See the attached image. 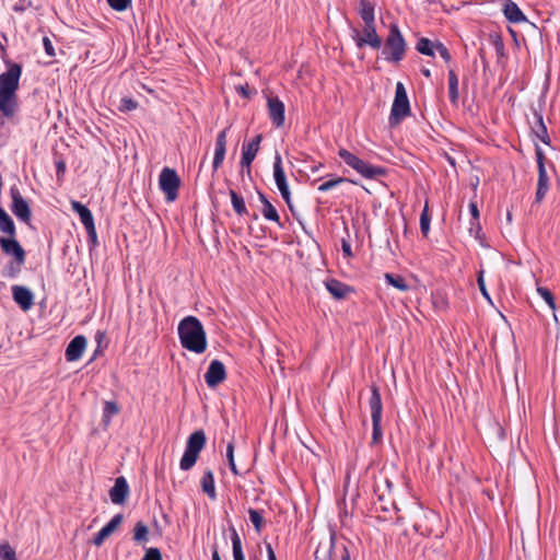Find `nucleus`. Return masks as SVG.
<instances>
[{
	"label": "nucleus",
	"mask_w": 560,
	"mask_h": 560,
	"mask_svg": "<svg viewBox=\"0 0 560 560\" xmlns=\"http://www.w3.org/2000/svg\"><path fill=\"white\" fill-rule=\"evenodd\" d=\"M21 73V66L12 63L5 72L0 74V112L7 118H12L18 108L16 91Z\"/></svg>",
	"instance_id": "nucleus-1"
},
{
	"label": "nucleus",
	"mask_w": 560,
	"mask_h": 560,
	"mask_svg": "<svg viewBox=\"0 0 560 560\" xmlns=\"http://www.w3.org/2000/svg\"><path fill=\"white\" fill-rule=\"evenodd\" d=\"M177 331L183 348L197 354L206 351L207 335L197 317H184L178 324Z\"/></svg>",
	"instance_id": "nucleus-2"
},
{
	"label": "nucleus",
	"mask_w": 560,
	"mask_h": 560,
	"mask_svg": "<svg viewBox=\"0 0 560 560\" xmlns=\"http://www.w3.org/2000/svg\"><path fill=\"white\" fill-rule=\"evenodd\" d=\"M407 43L399 30L397 23H390L388 35L385 39L382 57L385 61L390 63H399L406 54Z\"/></svg>",
	"instance_id": "nucleus-3"
},
{
	"label": "nucleus",
	"mask_w": 560,
	"mask_h": 560,
	"mask_svg": "<svg viewBox=\"0 0 560 560\" xmlns=\"http://www.w3.org/2000/svg\"><path fill=\"white\" fill-rule=\"evenodd\" d=\"M338 155L348 166L366 179H376L387 174V170L385 167L372 165L347 149H339Z\"/></svg>",
	"instance_id": "nucleus-4"
},
{
	"label": "nucleus",
	"mask_w": 560,
	"mask_h": 560,
	"mask_svg": "<svg viewBox=\"0 0 560 560\" xmlns=\"http://www.w3.org/2000/svg\"><path fill=\"white\" fill-rule=\"evenodd\" d=\"M206 442L207 438L203 430H197L188 436L184 454L179 462V468L182 470L187 471L195 466Z\"/></svg>",
	"instance_id": "nucleus-5"
},
{
	"label": "nucleus",
	"mask_w": 560,
	"mask_h": 560,
	"mask_svg": "<svg viewBox=\"0 0 560 560\" xmlns=\"http://www.w3.org/2000/svg\"><path fill=\"white\" fill-rule=\"evenodd\" d=\"M410 114V104L406 89L401 82L396 84L395 97L389 115V125L392 127L400 124V121Z\"/></svg>",
	"instance_id": "nucleus-6"
},
{
	"label": "nucleus",
	"mask_w": 560,
	"mask_h": 560,
	"mask_svg": "<svg viewBox=\"0 0 560 560\" xmlns=\"http://www.w3.org/2000/svg\"><path fill=\"white\" fill-rule=\"evenodd\" d=\"M369 406L372 419V440L374 443H377L382 439L381 422L383 413V404L380 389L376 385H373L371 387V397L369 399Z\"/></svg>",
	"instance_id": "nucleus-7"
},
{
	"label": "nucleus",
	"mask_w": 560,
	"mask_h": 560,
	"mask_svg": "<svg viewBox=\"0 0 560 560\" xmlns=\"http://www.w3.org/2000/svg\"><path fill=\"white\" fill-rule=\"evenodd\" d=\"M180 178L176 171L170 167H163L159 175V187L165 195L167 202H173L178 196Z\"/></svg>",
	"instance_id": "nucleus-8"
},
{
	"label": "nucleus",
	"mask_w": 560,
	"mask_h": 560,
	"mask_svg": "<svg viewBox=\"0 0 560 560\" xmlns=\"http://www.w3.org/2000/svg\"><path fill=\"white\" fill-rule=\"evenodd\" d=\"M352 33V39L358 48H362L365 45L373 49H380L382 47V38L376 32L375 23L364 24L361 33L358 30H353Z\"/></svg>",
	"instance_id": "nucleus-9"
},
{
	"label": "nucleus",
	"mask_w": 560,
	"mask_h": 560,
	"mask_svg": "<svg viewBox=\"0 0 560 560\" xmlns=\"http://www.w3.org/2000/svg\"><path fill=\"white\" fill-rule=\"evenodd\" d=\"M0 246L5 255L14 257L16 269L9 273V276L13 277L14 273H18L21 270V267L24 265L26 253L15 236H9L8 238L0 237Z\"/></svg>",
	"instance_id": "nucleus-10"
},
{
	"label": "nucleus",
	"mask_w": 560,
	"mask_h": 560,
	"mask_svg": "<svg viewBox=\"0 0 560 560\" xmlns=\"http://www.w3.org/2000/svg\"><path fill=\"white\" fill-rule=\"evenodd\" d=\"M273 178L276 186L281 194V197L283 198L288 207L292 210L291 191L283 170L282 159L278 152H276L273 160Z\"/></svg>",
	"instance_id": "nucleus-11"
},
{
	"label": "nucleus",
	"mask_w": 560,
	"mask_h": 560,
	"mask_svg": "<svg viewBox=\"0 0 560 560\" xmlns=\"http://www.w3.org/2000/svg\"><path fill=\"white\" fill-rule=\"evenodd\" d=\"M12 199L11 211L22 222L28 223L32 218V212L28 202L22 197L18 187L10 188Z\"/></svg>",
	"instance_id": "nucleus-12"
},
{
	"label": "nucleus",
	"mask_w": 560,
	"mask_h": 560,
	"mask_svg": "<svg viewBox=\"0 0 560 560\" xmlns=\"http://www.w3.org/2000/svg\"><path fill=\"white\" fill-rule=\"evenodd\" d=\"M537 167H538V182L537 190L535 194V201L540 202L549 190V177L545 167V156L540 149L536 150Z\"/></svg>",
	"instance_id": "nucleus-13"
},
{
	"label": "nucleus",
	"mask_w": 560,
	"mask_h": 560,
	"mask_svg": "<svg viewBox=\"0 0 560 560\" xmlns=\"http://www.w3.org/2000/svg\"><path fill=\"white\" fill-rule=\"evenodd\" d=\"M267 107L272 125L277 128L282 127L285 121L284 103L278 96H269L267 98Z\"/></svg>",
	"instance_id": "nucleus-14"
},
{
	"label": "nucleus",
	"mask_w": 560,
	"mask_h": 560,
	"mask_svg": "<svg viewBox=\"0 0 560 560\" xmlns=\"http://www.w3.org/2000/svg\"><path fill=\"white\" fill-rule=\"evenodd\" d=\"M261 139V135H257L248 143H244L242 147L241 166L243 170L246 168L248 175L250 174V165L259 151Z\"/></svg>",
	"instance_id": "nucleus-15"
},
{
	"label": "nucleus",
	"mask_w": 560,
	"mask_h": 560,
	"mask_svg": "<svg viewBox=\"0 0 560 560\" xmlns=\"http://www.w3.org/2000/svg\"><path fill=\"white\" fill-rule=\"evenodd\" d=\"M226 378L224 364L220 360H212L205 374V382L210 388L217 387Z\"/></svg>",
	"instance_id": "nucleus-16"
},
{
	"label": "nucleus",
	"mask_w": 560,
	"mask_h": 560,
	"mask_svg": "<svg viewBox=\"0 0 560 560\" xmlns=\"http://www.w3.org/2000/svg\"><path fill=\"white\" fill-rule=\"evenodd\" d=\"M12 296L14 302L23 310L28 311L32 308L34 304V295L33 292L23 285H13L12 287Z\"/></svg>",
	"instance_id": "nucleus-17"
},
{
	"label": "nucleus",
	"mask_w": 560,
	"mask_h": 560,
	"mask_svg": "<svg viewBox=\"0 0 560 560\" xmlns=\"http://www.w3.org/2000/svg\"><path fill=\"white\" fill-rule=\"evenodd\" d=\"M228 131L229 128L221 130L215 139V148L212 162V167L214 172L219 170L225 158Z\"/></svg>",
	"instance_id": "nucleus-18"
},
{
	"label": "nucleus",
	"mask_w": 560,
	"mask_h": 560,
	"mask_svg": "<svg viewBox=\"0 0 560 560\" xmlns=\"http://www.w3.org/2000/svg\"><path fill=\"white\" fill-rule=\"evenodd\" d=\"M124 520V516L122 514H116L112 517V520L105 525L103 526L93 537V544L96 546V547H100L103 545V542L105 541V539L112 535L117 528L118 526L121 524Z\"/></svg>",
	"instance_id": "nucleus-19"
},
{
	"label": "nucleus",
	"mask_w": 560,
	"mask_h": 560,
	"mask_svg": "<svg viewBox=\"0 0 560 560\" xmlns=\"http://www.w3.org/2000/svg\"><path fill=\"white\" fill-rule=\"evenodd\" d=\"M86 348V338L82 335L75 336L67 346L66 360L68 362L78 361Z\"/></svg>",
	"instance_id": "nucleus-20"
},
{
	"label": "nucleus",
	"mask_w": 560,
	"mask_h": 560,
	"mask_svg": "<svg viewBox=\"0 0 560 560\" xmlns=\"http://www.w3.org/2000/svg\"><path fill=\"white\" fill-rule=\"evenodd\" d=\"M129 495V486L125 477H118L109 490V498L114 504H124Z\"/></svg>",
	"instance_id": "nucleus-21"
},
{
	"label": "nucleus",
	"mask_w": 560,
	"mask_h": 560,
	"mask_svg": "<svg viewBox=\"0 0 560 560\" xmlns=\"http://www.w3.org/2000/svg\"><path fill=\"white\" fill-rule=\"evenodd\" d=\"M71 209L79 215L85 230L95 226L93 214L85 205L73 200L71 201Z\"/></svg>",
	"instance_id": "nucleus-22"
},
{
	"label": "nucleus",
	"mask_w": 560,
	"mask_h": 560,
	"mask_svg": "<svg viewBox=\"0 0 560 560\" xmlns=\"http://www.w3.org/2000/svg\"><path fill=\"white\" fill-rule=\"evenodd\" d=\"M503 13L505 19L511 23H522L527 21L526 15L512 0H506L504 3Z\"/></svg>",
	"instance_id": "nucleus-23"
},
{
	"label": "nucleus",
	"mask_w": 560,
	"mask_h": 560,
	"mask_svg": "<svg viewBox=\"0 0 560 560\" xmlns=\"http://www.w3.org/2000/svg\"><path fill=\"white\" fill-rule=\"evenodd\" d=\"M258 198H259L260 202L262 203L261 213H262L264 218L268 221L276 222L280 228H282V223L280 221L278 211L272 206V203L267 199V197L261 191H258Z\"/></svg>",
	"instance_id": "nucleus-24"
},
{
	"label": "nucleus",
	"mask_w": 560,
	"mask_h": 560,
	"mask_svg": "<svg viewBox=\"0 0 560 560\" xmlns=\"http://www.w3.org/2000/svg\"><path fill=\"white\" fill-rule=\"evenodd\" d=\"M327 291L337 300H341L347 296L351 291L350 287L337 279H329L325 283Z\"/></svg>",
	"instance_id": "nucleus-25"
},
{
	"label": "nucleus",
	"mask_w": 560,
	"mask_h": 560,
	"mask_svg": "<svg viewBox=\"0 0 560 560\" xmlns=\"http://www.w3.org/2000/svg\"><path fill=\"white\" fill-rule=\"evenodd\" d=\"M202 491L209 497L211 500L217 499V491H215V482H214V476L212 470L207 469L203 471V475L200 480Z\"/></svg>",
	"instance_id": "nucleus-26"
},
{
	"label": "nucleus",
	"mask_w": 560,
	"mask_h": 560,
	"mask_svg": "<svg viewBox=\"0 0 560 560\" xmlns=\"http://www.w3.org/2000/svg\"><path fill=\"white\" fill-rule=\"evenodd\" d=\"M359 14L364 24L375 23V7L369 0H360Z\"/></svg>",
	"instance_id": "nucleus-27"
},
{
	"label": "nucleus",
	"mask_w": 560,
	"mask_h": 560,
	"mask_svg": "<svg viewBox=\"0 0 560 560\" xmlns=\"http://www.w3.org/2000/svg\"><path fill=\"white\" fill-rule=\"evenodd\" d=\"M328 177H329L328 180L323 182L318 186V188H317L318 191H320V192L329 191V190L334 189L335 187H337L338 185H340L342 183L357 184L355 180H352V179H349V178H346V177H338V176H335L332 174L328 175Z\"/></svg>",
	"instance_id": "nucleus-28"
},
{
	"label": "nucleus",
	"mask_w": 560,
	"mask_h": 560,
	"mask_svg": "<svg viewBox=\"0 0 560 560\" xmlns=\"http://www.w3.org/2000/svg\"><path fill=\"white\" fill-rule=\"evenodd\" d=\"M0 231L9 236H15V224L7 211L0 207Z\"/></svg>",
	"instance_id": "nucleus-29"
},
{
	"label": "nucleus",
	"mask_w": 560,
	"mask_h": 560,
	"mask_svg": "<svg viewBox=\"0 0 560 560\" xmlns=\"http://www.w3.org/2000/svg\"><path fill=\"white\" fill-rule=\"evenodd\" d=\"M448 97L452 104H456L459 98L458 78L453 69L448 71Z\"/></svg>",
	"instance_id": "nucleus-30"
},
{
	"label": "nucleus",
	"mask_w": 560,
	"mask_h": 560,
	"mask_svg": "<svg viewBox=\"0 0 560 560\" xmlns=\"http://www.w3.org/2000/svg\"><path fill=\"white\" fill-rule=\"evenodd\" d=\"M231 533V541H232V551L234 560H245V556L243 552L242 540L234 527L230 528Z\"/></svg>",
	"instance_id": "nucleus-31"
},
{
	"label": "nucleus",
	"mask_w": 560,
	"mask_h": 560,
	"mask_svg": "<svg viewBox=\"0 0 560 560\" xmlns=\"http://www.w3.org/2000/svg\"><path fill=\"white\" fill-rule=\"evenodd\" d=\"M436 45L438 42H433L427 37H421L417 42L416 49L424 56L434 57Z\"/></svg>",
	"instance_id": "nucleus-32"
},
{
	"label": "nucleus",
	"mask_w": 560,
	"mask_h": 560,
	"mask_svg": "<svg viewBox=\"0 0 560 560\" xmlns=\"http://www.w3.org/2000/svg\"><path fill=\"white\" fill-rule=\"evenodd\" d=\"M384 279L389 285L401 292H406L410 289V285L407 283L406 279L399 275L386 272L384 275Z\"/></svg>",
	"instance_id": "nucleus-33"
},
{
	"label": "nucleus",
	"mask_w": 560,
	"mask_h": 560,
	"mask_svg": "<svg viewBox=\"0 0 560 560\" xmlns=\"http://www.w3.org/2000/svg\"><path fill=\"white\" fill-rule=\"evenodd\" d=\"M229 194L231 197L233 210L241 217L244 214H247L248 211L245 206L244 198L242 196H240L234 189H230Z\"/></svg>",
	"instance_id": "nucleus-34"
},
{
	"label": "nucleus",
	"mask_w": 560,
	"mask_h": 560,
	"mask_svg": "<svg viewBox=\"0 0 560 560\" xmlns=\"http://www.w3.org/2000/svg\"><path fill=\"white\" fill-rule=\"evenodd\" d=\"M535 117H536V127H535V133L536 136L545 143V144H549V136H548V131H547V127L546 125L544 124V119H542V116L540 114H535Z\"/></svg>",
	"instance_id": "nucleus-35"
},
{
	"label": "nucleus",
	"mask_w": 560,
	"mask_h": 560,
	"mask_svg": "<svg viewBox=\"0 0 560 560\" xmlns=\"http://www.w3.org/2000/svg\"><path fill=\"white\" fill-rule=\"evenodd\" d=\"M119 412L118 405L115 401H105L103 408V421L108 424L114 416Z\"/></svg>",
	"instance_id": "nucleus-36"
},
{
	"label": "nucleus",
	"mask_w": 560,
	"mask_h": 560,
	"mask_svg": "<svg viewBox=\"0 0 560 560\" xmlns=\"http://www.w3.org/2000/svg\"><path fill=\"white\" fill-rule=\"evenodd\" d=\"M148 534H149L148 526L145 524H143L142 522H138L135 526L133 539L137 542H145V541H148Z\"/></svg>",
	"instance_id": "nucleus-37"
},
{
	"label": "nucleus",
	"mask_w": 560,
	"mask_h": 560,
	"mask_svg": "<svg viewBox=\"0 0 560 560\" xmlns=\"http://www.w3.org/2000/svg\"><path fill=\"white\" fill-rule=\"evenodd\" d=\"M430 222H431V218L429 215L428 205H425L421 212V215H420V230H421V233L423 234V236H428V234H429Z\"/></svg>",
	"instance_id": "nucleus-38"
},
{
	"label": "nucleus",
	"mask_w": 560,
	"mask_h": 560,
	"mask_svg": "<svg viewBox=\"0 0 560 560\" xmlns=\"http://www.w3.org/2000/svg\"><path fill=\"white\" fill-rule=\"evenodd\" d=\"M331 555L335 556L336 560H350V553L345 545L331 544Z\"/></svg>",
	"instance_id": "nucleus-39"
},
{
	"label": "nucleus",
	"mask_w": 560,
	"mask_h": 560,
	"mask_svg": "<svg viewBox=\"0 0 560 560\" xmlns=\"http://www.w3.org/2000/svg\"><path fill=\"white\" fill-rule=\"evenodd\" d=\"M0 560H18L15 550L9 542H0Z\"/></svg>",
	"instance_id": "nucleus-40"
},
{
	"label": "nucleus",
	"mask_w": 560,
	"mask_h": 560,
	"mask_svg": "<svg viewBox=\"0 0 560 560\" xmlns=\"http://www.w3.org/2000/svg\"><path fill=\"white\" fill-rule=\"evenodd\" d=\"M248 516H249V520L253 523L256 532L259 533L261 530L262 524H264V518H262L260 511L255 510V509H249Z\"/></svg>",
	"instance_id": "nucleus-41"
},
{
	"label": "nucleus",
	"mask_w": 560,
	"mask_h": 560,
	"mask_svg": "<svg viewBox=\"0 0 560 560\" xmlns=\"http://www.w3.org/2000/svg\"><path fill=\"white\" fill-rule=\"evenodd\" d=\"M537 293L544 299V301L548 304V306L555 311L556 310V302L552 293L550 290L544 287L537 288Z\"/></svg>",
	"instance_id": "nucleus-42"
},
{
	"label": "nucleus",
	"mask_w": 560,
	"mask_h": 560,
	"mask_svg": "<svg viewBox=\"0 0 560 560\" xmlns=\"http://www.w3.org/2000/svg\"><path fill=\"white\" fill-rule=\"evenodd\" d=\"M226 460L233 475L237 476L238 470L234 460V444L232 442L226 445Z\"/></svg>",
	"instance_id": "nucleus-43"
},
{
	"label": "nucleus",
	"mask_w": 560,
	"mask_h": 560,
	"mask_svg": "<svg viewBox=\"0 0 560 560\" xmlns=\"http://www.w3.org/2000/svg\"><path fill=\"white\" fill-rule=\"evenodd\" d=\"M477 284H478V288L480 290V293L481 295L490 303L492 304V300L490 298V294L487 290V287H486V283H485V279H483V270H480L478 272V277H477Z\"/></svg>",
	"instance_id": "nucleus-44"
},
{
	"label": "nucleus",
	"mask_w": 560,
	"mask_h": 560,
	"mask_svg": "<svg viewBox=\"0 0 560 560\" xmlns=\"http://www.w3.org/2000/svg\"><path fill=\"white\" fill-rule=\"evenodd\" d=\"M107 3L113 10L122 12L131 5V0H107Z\"/></svg>",
	"instance_id": "nucleus-45"
},
{
	"label": "nucleus",
	"mask_w": 560,
	"mask_h": 560,
	"mask_svg": "<svg viewBox=\"0 0 560 560\" xmlns=\"http://www.w3.org/2000/svg\"><path fill=\"white\" fill-rule=\"evenodd\" d=\"M469 211H470V214L472 217V221H471V226L469 229L470 233L474 231L475 226L477 230L480 229V225L478 223V219H479V210H478V207L475 202H470L469 203Z\"/></svg>",
	"instance_id": "nucleus-46"
},
{
	"label": "nucleus",
	"mask_w": 560,
	"mask_h": 560,
	"mask_svg": "<svg viewBox=\"0 0 560 560\" xmlns=\"http://www.w3.org/2000/svg\"><path fill=\"white\" fill-rule=\"evenodd\" d=\"M435 52H438L445 62H450L452 59L450 50L441 42H438V45L435 46Z\"/></svg>",
	"instance_id": "nucleus-47"
},
{
	"label": "nucleus",
	"mask_w": 560,
	"mask_h": 560,
	"mask_svg": "<svg viewBox=\"0 0 560 560\" xmlns=\"http://www.w3.org/2000/svg\"><path fill=\"white\" fill-rule=\"evenodd\" d=\"M137 106H138V103L136 101H133L130 97H124L120 101L119 109L122 112H130V110L136 109Z\"/></svg>",
	"instance_id": "nucleus-48"
},
{
	"label": "nucleus",
	"mask_w": 560,
	"mask_h": 560,
	"mask_svg": "<svg viewBox=\"0 0 560 560\" xmlns=\"http://www.w3.org/2000/svg\"><path fill=\"white\" fill-rule=\"evenodd\" d=\"M141 560H162V555L159 548H149Z\"/></svg>",
	"instance_id": "nucleus-49"
},
{
	"label": "nucleus",
	"mask_w": 560,
	"mask_h": 560,
	"mask_svg": "<svg viewBox=\"0 0 560 560\" xmlns=\"http://www.w3.org/2000/svg\"><path fill=\"white\" fill-rule=\"evenodd\" d=\"M43 45H44L45 52L49 57H54L55 56V49H54L51 40L48 37H44L43 38Z\"/></svg>",
	"instance_id": "nucleus-50"
},
{
	"label": "nucleus",
	"mask_w": 560,
	"mask_h": 560,
	"mask_svg": "<svg viewBox=\"0 0 560 560\" xmlns=\"http://www.w3.org/2000/svg\"><path fill=\"white\" fill-rule=\"evenodd\" d=\"M86 231V234H88V238H89V243L92 245V246H96L97 245V234H96V229L95 226H92Z\"/></svg>",
	"instance_id": "nucleus-51"
},
{
	"label": "nucleus",
	"mask_w": 560,
	"mask_h": 560,
	"mask_svg": "<svg viewBox=\"0 0 560 560\" xmlns=\"http://www.w3.org/2000/svg\"><path fill=\"white\" fill-rule=\"evenodd\" d=\"M55 165H56V172H57V176L60 177L65 174L66 172V163L63 160H57L55 162Z\"/></svg>",
	"instance_id": "nucleus-52"
},
{
	"label": "nucleus",
	"mask_w": 560,
	"mask_h": 560,
	"mask_svg": "<svg viewBox=\"0 0 560 560\" xmlns=\"http://www.w3.org/2000/svg\"><path fill=\"white\" fill-rule=\"evenodd\" d=\"M341 249H342L343 256H346V257H351L352 256L351 245H350V243L348 241L342 240V242H341Z\"/></svg>",
	"instance_id": "nucleus-53"
},
{
	"label": "nucleus",
	"mask_w": 560,
	"mask_h": 560,
	"mask_svg": "<svg viewBox=\"0 0 560 560\" xmlns=\"http://www.w3.org/2000/svg\"><path fill=\"white\" fill-rule=\"evenodd\" d=\"M266 551H267L268 560H277L273 548L269 542L266 544Z\"/></svg>",
	"instance_id": "nucleus-54"
},
{
	"label": "nucleus",
	"mask_w": 560,
	"mask_h": 560,
	"mask_svg": "<svg viewBox=\"0 0 560 560\" xmlns=\"http://www.w3.org/2000/svg\"><path fill=\"white\" fill-rule=\"evenodd\" d=\"M316 560H336V558H335V556H334V555H331V549H329V551H328L326 555H324V557H323V558H319V559H318V558L316 557Z\"/></svg>",
	"instance_id": "nucleus-55"
},
{
	"label": "nucleus",
	"mask_w": 560,
	"mask_h": 560,
	"mask_svg": "<svg viewBox=\"0 0 560 560\" xmlns=\"http://www.w3.org/2000/svg\"><path fill=\"white\" fill-rule=\"evenodd\" d=\"M323 166H324V164H323V163H318V164H316V165H313V166H311V172H312V173H316V172H318Z\"/></svg>",
	"instance_id": "nucleus-56"
},
{
	"label": "nucleus",
	"mask_w": 560,
	"mask_h": 560,
	"mask_svg": "<svg viewBox=\"0 0 560 560\" xmlns=\"http://www.w3.org/2000/svg\"><path fill=\"white\" fill-rule=\"evenodd\" d=\"M212 560H221L219 551L217 548L212 550Z\"/></svg>",
	"instance_id": "nucleus-57"
},
{
	"label": "nucleus",
	"mask_w": 560,
	"mask_h": 560,
	"mask_svg": "<svg viewBox=\"0 0 560 560\" xmlns=\"http://www.w3.org/2000/svg\"><path fill=\"white\" fill-rule=\"evenodd\" d=\"M421 73H422L425 78H431V71H430V69H428V68H422V69H421Z\"/></svg>",
	"instance_id": "nucleus-58"
},
{
	"label": "nucleus",
	"mask_w": 560,
	"mask_h": 560,
	"mask_svg": "<svg viewBox=\"0 0 560 560\" xmlns=\"http://www.w3.org/2000/svg\"><path fill=\"white\" fill-rule=\"evenodd\" d=\"M240 91H241L243 96H246V97L248 96V92H247V89L245 86H241Z\"/></svg>",
	"instance_id": "nucleus-59"
},
{
	"label": "nucleus",
	"mask_w": 560,
	"mask_h": 560,
	"mask_svg": "<svg viewBox=\"0 0 560 560\" xmlns=\"http://www.w3.org/2000/svg\"><path fill=\"white\" fill-rule=\"evenodd\" d=\"M5 116H3V114L1 113L0 115V129L4 126V118Z\"/></svg>",
	"instance_id": "nucleus-60"
},
{
	"label": "nucleus",
	"mask_w": 560,
	"mask_h": 560,
	"mask_svg": "<svg viewBox=\"0 0 560 560\" xmlns=\"http://www.w3.org/2000/svg\"><path fill=\"white\" fill-rule=\"evenodd\" d=\"M448 161H450V163H451L452 165H454V164H455V162H454V160H453L452 158H448Z\"/></svg>",
	"instance_id": "nucleus-61"
},
{
	"label": "nucleus",
	"mask_w": 560,
	"mask_h": 560,
	"mask_svg": "<svg viewBox=\"0 0 560 560\" xmlns=\"http://www.w3.org/2000/svg\"><path fill=\"white\" fill-rule=\"evenodd\" d=\"M253 219H254V220H257V219H258V215L255 213V214L253 215Z\"/></svg>",
	"instance_id": "nucleus-62"
},
{
	"label": "nucleus",
	"mask_w": 560,
	"mask_h": 560,
	"mask_svg": "<svg viewBox=\"0 0 560 560\" xmlns=\"http://www.w3.org/2000/svg\"><path fill=\"white\" fill-rule=\"evenodd\" d=\"M300 224L302 225V229L306 232L305 225H303L302 222H300Z\"/></svg>",
	"instance_id": "nucleus-63"
}]
</instances>
